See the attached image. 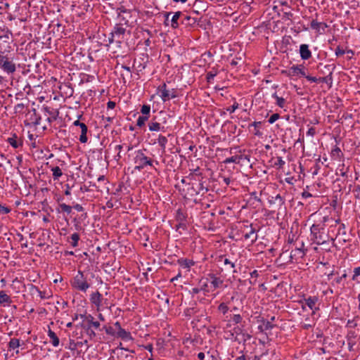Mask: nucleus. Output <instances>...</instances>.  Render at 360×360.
<instances>
[{
    "label": "nucleus",
    "mask_w": 360,
    "mask_h": 360,
    "mask_svg": "<svg viewBox=\"0 0 360 360\" xmlns=\"http://www.w3.org/2000/svg\"><path fill=\"white\" fill-rule=\"evenodd\" d=\"M134 162L135 169L141 171L147 166L153 167L154 160L146 155V149H141L135 151Z\"/></svg>",
    "instance_id": "f257e3e1"
},
{
    "label": "nucleus",
    "mask_w": 360,
    "mask_h": 360,
    "mask_svg": "<svg viewBox=\"0 0 360 360\" xmlns=\"http://www.w3.org/2000/svg\"><path fill=\"white\" fill-rule=\"evenodd\" d=\"M125 33L126 28L124 27L122 25L116 24L110 33V37H108L109 44L115 42L118 44V46H120L124 39Z\"/></svg>",
    "instance_id": "f03ea898"
},
{
    "label": "nucleus",
    "mask_w": 360,
    "mask_h": 360,
    "mask_svg": "<svg viewBox=\"0 0 360 360\" xmlns=\"http://www.w3.org/2000/svg\"><path fill=\"white\" fill-rule=\"evenodd\" d=\"M157 94L159 95L163 102L168 101L178 96L177 90L176 89H168L165 83H163L157 88Z\"/></svg>",
    "instance_id": "7ed1b4c3"
},
{
    "label": "nucleus",
    "mask_w": 360,
    "mask_h": 360,
    "mask_svg": "<svg viewBox=\"0 0 360 360\" xmlns=\"http://www.w3.org/2000/svg\"><path fill=\"white\" fill-rule=\"evenodd\" d=\"M72 285L74 288L82 292H86L90 287V285L88 283L86 278L84 277L83 273L80 271L74 277Z\"/></svg>",
    "instance_id": "20e7f679"
},
{
    "label": "nucleus",
    "mask_w": 360,
    "mask_h": 360,
    "mask_svg": "<svg viewBox=\"0 0 360 360\" xmlns=\"http://www.w3.org/2000/svg\"><path fill=\"white\" fill-rule=\"evenodd\" d=\"M304 243L301 242L300 244H297V246L292 250L290 255V259L291 262H297L300 259H302L305 255V250L304 249Z\"/></svg>",
    "instance_id": "39448f33"
},
{
    "label": "nucleus",
    "mask_w": 360,
    "mask_h": 360,
    "mask_svg": "<svg viewBox=\"0 0 360 360\" xmlns=\"http://www.w3.org/2000/svg\"><path fill=\"white\" fill-rule=\"evenodd\" d=\"M360 339L358 334L354 330H349L347 333V343L350 351H355L359 349L357 341Z\"/></svg>",
    "instance_id": "423d86ee"
},
{
    "label": "nucleus",
    "mask_w": 360,
    "mask_h": 360,
    "mask_svg": "<svg viewBox=\"0 0 360 360\" xmlns=\"http://www.w3.org/2000/svg\"><path fill=\"white\" fill-rule=\"evenodd\" d=\"M319 301V299L316 296H310L306 299L304 300V302L302 303L304 304H302V309H305V305L307 306L311 311L312 314H315V312L319 310V307H316V304Z\"/></svg>",
    "instance_id": "0eeeda50"
},
{
    "label": "nucleus",
    "mask_w": 360,
    "mask_h": 360,
    "mask_svg": "<svg viewBox=\"0 0 360 360\" xmlns=\"http://www.w3.org/2000/svg\"><path fill=\"white\" fill-rule=\"evenodd\" d=\"M247 231L244 234L245 240H250L251 243H253L257 240V230L253 227L252 224L245 226Z\"/></svg>",
    "instance_id": "6e6552de"
},
{
    "label": "nucleus",
    "mask_w": 360,
    "mask_h": 360,
    "mask_svg": "<svg viewBox=\"0 0 360 360\" xmlns=\"http://www.w3.org/2000/svg\"><path fill=\"white\" fill-rule=\"evenodd\" d=\"M41 116L37 114V111L35 109L32 110V113L30 114V117L29 120H25L24 122L25 126L33 125L37 127L40 124L41 122Z\"/></svg>",
    "instance_id": "1a4fd4ad"
},
{
    "label": "nucleus",
    "mask_w": 360,
    "mask_h": 360,
    "mask_svg": "<svg viewBox=\"0 0 360 360\" xmlns=\"http://www.w3.org/2000/svg\"><path fill=\"white\" fill-rule=\"evenodd\" d=\"M288 76L293 77L301 75L304 77L306 72L304 71V67L303 65H292L288 70Z\"/></svg>",
    "instance_id": "9d476101"
},
{
    "label": "nucleus",
    "mask_w": 360,
    "mask_h": 360,
    "mask_svg": "<svg viewBox=\"0 0 360 360\" xmlns=\"http://www.w3.org/2000/svg\"><path fill=\"white\" fill-rule=\"evenodd\" d=\"M0 68L8 74H13L16 70L15 63L13 62V59H8L7 61L2 63Z\"/></svg>",
    "instance_id": "9b49d317"
},
{
    "label": "nucleus",
    "mask_w": 360,
    "mask_h": 360,
    "mask_svg": "<svg viewBox=\"0 0 360 360\" xmlns=\"http://www.w3.org/2000/svg\"><path fill=\"white\" fill-rule=\"evenodd\" d=\"M90 300L91 302L95 305L98 310L102 305L103 296L98 291H96L91 295Z\"/></svg>",
    "instance_id": "f8f14e48"
},
{
    "label": "nucleus",
    "mask_w": 360,
    "mask_h": 360,
    "mask_svg": "<svg viewBox=\"0 0 360 360\" xmlns=\"http://www.w3.org/2000/svg\"><path fill=\"white\" fill-rule=\"evenodd\" d=\"M208 277L210 280V285L213 288V290H216L217 288H220L224 283L222 279L217 277L214 274H208Z\"/></svg>",
    "instance_id": "ddd939ff"
},
{
    "label": "nucleus",
    "mask_w": 360,
    "mask_h": 360,
    "mask_svg": "<svg viewBox=\"0 0 360 360\" xmlns=\"http://www.w3.org/2000/svg\"><path fill=\"white\" fill-rule=\"evenodd\" d=\"M328 25L325 22H319L316 20H313L311 22V28L316 30L317 32L323 33Z\"/></svg>",
    "instance_id": "4468645a"
},
{
    "label": "nucleus",
    "mask_w": 360,
    "mask_h": 360,
    "mask_svg": "<svg viewBox=\"0 0 360 360\" xmlns=\"http://www.w3.org/2000/svg\"><path fill=\"white\" fill-rule=\"evenodd\" d=\"M300 54L302 60H308L311 57V52L307 44H301L300 46Z\"/></svg>",
    "instance_id": "2eb2a0df"
},
{
    "label": "nucleus",
    "mask_w": 360,
    "mask_h": 360,
    "mask_svg": "<svg viewBox=\"0 0 360 360\" xmlns=\"http://www.w3.org/2000/svg\"><path fill=\"white\" fill-rule=\"evenodd\" d=\"M182 16H184V19H186V20H190V18H191L188 15H184L181 11H177V12H176L173 15V16H172V18L171 19V26H172V27L176 29V28H177L179 27L178 20Z\"/></svg>",
    "instance_id": "dca6fc26"
},
{
    "label": "nucleus",
    "mask_w": 360,
    "mask_h": 360,
    "mask_svg": "<svg viewBox=\"0 0 360 360\" xmlns=\"http://www.w3.org/2000/svg\"><path fill=\"white\" fill-rule=\"evenodd\" d=\"M330 156L333 160L342 162L343 159V153L340 148L335 146L330 153Z\"/></svg>",
    "instance_id": "f3484780"
},
{
    "label": "nucleus",
    "mask_w": 360,
    "mask_h": 360,
    "mask_svg": "<svg viewBox=\"0 0 360 360\" xmlns=\"http://www.w3.org/2000/svg\"><path fill=\"white\" fill-rule=\"evenodd\" d=\"M178 264H179L182 268L190 269L191 266L195 264V262L192 259H188L186 258H180L177 260Z\"/></svg>",
    "instance_id": "a211bd4d"
},
{
    "label": "nucleus",
    "mask_w": 360,
    "mask_h": 360,
    "mask_svg": "<svg viewBox=\"0 0 360 360\" xmlns=\"http://www.w3.org/2000/svg\"><path fill=\"white\" fill-rule=\"evenodd\" d=\"M51 171L54 181H58L62 176L63 172L58 166H51Z\"/></svg>",
    "instance_id": "6ab92c4d"
},
{
    "label": "nucleus",
    "mask_w": 360,
    "mask_h": 360,
    "mask_svg": "<svg viewBox=\"0 0 360 360\" xmlns=\"http://www.w3.org/2000/svg\"><path fill=\"white\" fill-rule=\"evenodd\" d=\"M148 128L150 131H165V129L159 122L152 121L148 124Z\"/></svg>",
    "instance_id": "aec40b11"
},
{
    "label": "nucleus",
    "mask_w": 360,
    "mask_h": 360,
    "mask_svg": "<svg viewBox=\"0 0 360 360\" xmlns=\"http://www.w3.org/2000/svg\"><path fill=\"white\" fill-rule=\"evenodd\" d=\"M7 142L14 148H18L22 146V142L18 140V136L15 134H13L11 137L8 138Z\"/></svg>",
    "instance_id": "412c9836"
},
{
    "label": "nucleus",
    "mask_w": 360,
    "mask_h": 360,
    "mask_svg": "<svg viewBox=\"0 0 360 360\" xmlns=\"http://www.w3.org/2000/svg\"><path fill=\"white\" fill-rule=\"evenodd\" d=\"M86 321L88 322V329H90L91 327H94L95 329H100V323L98 321H95L94 317L91 315H89L86 316Z\"/></svg>",
    "instance_id": "4be33fe9"
},
{
    "label": "nucleus",
    "mask_w": 360,
    "mask_h": 360,
    "mask_svg": "<svg viewBox=\"0 0 360 360\" xmlns=\"http://www.w3.org/2000/svg\"><path fill=\"white\" fill-rule=\"evenodd\" d=\"M187 214L182 209H178L176 212L175 219L178 222L186 221Z\"/></svg>",
    "instance_id": "5701e85b"
},
{
    "label": "nucleus",
    "mask_w": 360,
    "mask_h": 360,
    "mask_svg": "<svg viewBox=\"0 0 360 360\" xmlns=\"http://www.w3.org/2000/svg\"><path fill=\"white\" fill-rule=\"evenodd\" d=\"M81 129V135L79 136V141L82 143H85L87 142L88 138L86 136V133L88 131L87 127L85 124H82L80 127Z\"/></svg>",
    "instance_id": "b1692460"
},
{
    "label": "nucleus",
    "mask_w": 360,
    "mask_h": 360,
    "mask_svg": "<svg viewBox=\"0 0 360 360\" xmlns=\"http://www.w3.org/2000/svg\"><path fill=\"white\" fill-rule=\"evenodd\" d=\"M12 302L11 297L3 290L0 291V304L4 306L9 304Z\"/></svg>",
    "instance_id": "393cba45"
},
{
    "label": "nucleus",
    "mask_w": 360,
    "mask_h": 360,
    "mask_svg": "<svg viewBox=\"0 0 360 360\" xmlns=\"http://www.w3.org/2000/svg\"><path fill=\"white\" fill-rule=\"evenodd\" d=\"M48 336L49 337L53 346L58 347L59 345V338L53 331L49 330Z\"/></svg>",
    "instance_id": "a878e982"
},
{
    "label": "nucleus",
    "mask_w": 360,
    "mask_h": 360,
    "mask_svg": "<svg viewBox=\"0 0 360 360\" xmlns=\"http://www.w3.org/2000/svg\"><path fill=\"white\" fill-rule=\"evenodd\" d=\"M272 98H274L276 100V104L278 107H280L281 108H283L285 107L286 101H285V98H283V97L278 96L276 93H274L272 94Z\"/></svg>",
    "instance_id": "bb28decb"
},
{
    "label": "nucleus",
    "mask_w": 360,
    "mask_h": 360,
    "mask_svg": "<svg viewBox=\"0 0 360 360\" xmlns=\"http://www.w3.org/2000/svg\"><path fill=\"white\" fill-rule=\"evenodd\" d=\"M319 82L326 83L328 86V88H331L332 85H333L332 73L330 72L328 75H327L326 77H319Z\"/></svg>",
    "instance_id": "cd10ccee"
},
{
    "label": "nucleus",
    "mask_w": 360,
    "mask_h": 360,
    "mask_svg": "<svg viewBox=\"0 0 360 360\" xmlns=\"http://www.w3.org/2000/svg\"><path fill=\"white\" fill-rule=\"evenodd\" d=\"M117 336L125 340L131 339V333L123 328L117 331Z\"/></svg>",
    "instance_id": "c85d7f7f"
},
{
    "label": "nucleus",
    "mask_w": 360,
    "mask_h": 360,
    "mask_svg": "<svg viewBox=\"0 0 360 360\" xmlns=\"http://www.w3.org/2000/svg\"><path fill=\"white\" fill-rule=\"evenodd\" d=\"M219 262H223L224 265L229 266L230 269H233V272L235 273L236 270L235 269V263L231 262L228 258L224 257V256H220L219 258Z\"/></svg>",
    "instance_id": "c756f323"
},
{
    "label": "nucleus",
    "mask_w": 360,
    "mask_h": 360,
    "mask_svg": "<svg viewBox=\"0 0 360 360\" xmlns=\"http://www.w3.org/2000/svg\"><path fill=\"white\" fill-rule=\"evenodd\" d=\"M348 171V167H346L344 164H340L336 169V174L342 176H346Z\"/></svg>",
    "instance_id": "7c9ffc66"
},
{
    "label": "nucleus",
    "mask_w": 360,
    "mask_h": 360,
    "mask_svg": "<svg viewBox=\"0 0 360 360\" xmlns=\"http://www.w3.org/2000/svg\"><path fill=\"white\" fill-rule=\"evenodd\" d=\"M167 139L166 136H162L161 134H160L158 136V144L160 145V146L161 147V148L165 150V148H166V145L167 143Z\"/></svg>",
    "instance_id": "2f4dec72"
},
{
    "label": "nucleus",
    "mask_w": 360,
    "mask_h": 360,
    "mask_svg": "<svg viewBox=\"0 0 360 360\" xmlns=\"http://www.w3.org/2000/svg\"><path fill=\"white\" fill-rule=\"evenodd\" d=\"M20 347V340L17 338H12L8 342V348L10 350L15 349Z\"/></svg>",
    "instance_id": "473e14b6"
},
{
    "label": "nucleus",
    "mask_w": 360,
    "mask_h": 360,
    "mask_svg": "<svg viewBox=\"0 0 360 360\" xmlns=\"http://www.w3.org/2000/svg\"><path fill=\"white\" fill-rule=\"evenodd\" d=\"M274 327V325L269 321H264L262 326H259V328L261 330H271Z\"/></svg>",
    "instance_id": "72a5a7b5"
},
{
    "label": "nucleus",
    "mask_w": 360,
    "mask_h": 360,
    "mask_svg": "<svg viewBox=\"0 0 360 360\" xmlns=\"http://www.w3.org/2000/svg\"><path fill=\"white\" fill-rule=\"evenodd\" d=\"M240 159H241L240 156H238V155L231 156L230 158H226L224 160V162L225 164H229V163H232V162L238 164Z\"/></svg>",
    "instance_id": "f704fd0d"
},
{
    "label": "nucleus",
    "mask_w": 360,
    "mask_h": 360,
    "mask_svg": "<svg viewBox=\"0 0 360 360\" xmlns=\"http://www.w3.org/2000/svg\"><path fill=\"white\" fill-rule=\"evenodd\" d=\"M311 234L314 235V239L317 240V243H321V239L318 240V236H317V233L319 231V227L318 225H315V224H313L311 226Z\"/></svg>",
    "instance_id": "c9c22d12"
},
{
    "label": "nucleus",
    "mask_w": 360,
    "mask_h": 360,
    "mask_svg": "<svg viewBox=\"0 0 360 360\" xmlns=\"http://www.w3.org/2000/svg\"><path fill=\"white\" fill-rule=\"evenodd\" d=\"M305 321H306V323H302V328H304V329H309L310 328H312L314 326V322L311 320H310V319L309 317H307L305 319Z\"/></svg>",
    "instance_id": "e433bc0d"
},
{
    "label": "nucleus",
    "mask_w": 360,
    "mask_h": 360,
    "mask_svg": "<svg viewBox=\"0 0 360 360\" xmlns=\"http://www.w3.org/2000/svg\"><path fill=\"white\" fill-rule=\"evenodd\" d=\"M217 75V71L212 70L207 72L206 79L208 83H212L214 80V77Z\"/></svg>",
    "instance_id": "4c0bfd02"
},
{
    "label": "nucleus",
    "mask_w": 360,
    "mask_h": 360,
    "mask_svg": "<svg viewBox=\"0 0 360 360\" xmlns=\"http://www.w3.org/2000/svg\"><path fill=\"white\" fill-rule=\"evenodd\" d=\"M148 120V116H145V115L139 116L137 120V122H136V125L139 127H142L143 126L145 125V123Z\"/></svg>",
    "instance_id": "58836bf2"
},
{
    "label": "nucleus",
    "mask_w": 360,
    "mask_h": 360,
    "mask_svg": "<svg viewBox=\"0 0 360 360\" xmlns=\"http://www.w3.org/2000/svg\"><path fill=\"white\" fill-rule=\"evenodd\" d=\"M70 238L72 240L71 245L72 247L75 248L78 245V241L79 240V236L78 233H75L71 235Z\"/></svg>",
    "instance_id": "ea45409f"
},
{
    "label": "nucleus",
    "mask_w": 360,
    "mask_h": 360,
    "mask_svg": "<svg viewBox=\"0 0 360 360\" xmlns=\"http://www.w3.org/2000/svg\"><path fill=\"white\" fill-rule=\"evenodd\" d=\"M60 207L62 212H64L67 214H70L72 212V207L70 205H66L65 203L60 204Z\"/></svg>",
    "instance_id": "a19ab883"
},
{
    "label": "nucleus",
    "mask_w": 360,
    "mask_h": 360,
    "mask_svg": "<svg viewBox=\"0 0 360 360\" xmlns=\"http://www.w3.org/2000/svg\"><path fill=\"white\" fill-rule=\"evenodd\" d=\"M218 310L225 315L229 311V307L226 304L222 302L219 305Z\"/></svg>",
    "instance_id": "79ce46f5"
},
{
    "label": "nucleus",
    "mask_w": 360,
    "mask_h": 360,
    "mask_svg": "<svg viewBox=\"0 0 360 360\" xmlns=\"http://www.w3.org/2000/svg\"><path fill=\"white\" fill-rule=\"evenodd\" d=\"M150 111V107L148 105H143L141 107V112L143 114V115L148 116Z\"/></svg>",
    "instance_id": "37998d69"
},
{
    "label": "nucleus",
    "mask_w": 360,
    "mask_h": 360,
    "mask_svg": "<svg viewBox=\"0 0 360 360\" xmlns=\"http://www.w3.org/2000/svg\"><path fill=\"white\" fill-rule=\"evenodd\" d=\"M196 312V310L193 307L187 308L184 311V314L186 316L191 317Z\"/></svg>",
    "instance_id": "c03bdc74"
},
{
    "label": "nucleus",
    "mask_w": 360,
    "mask_h": 360,
    "mask_svg": "<svg viewBox=\"0 0 360 360\" xmlns=\"http://www.w3.org/2000/svg\"><path fill=\"white\" fill-rule=\"evenodd\" d=\"M242 316L240 314H234L230 319L231 321H233L234 323L237 324L241 322Z\"/></svg>",
    "instance_id": "a18cd8bd"
},
{
    "label": "nucleus",
    "mask_w": 360,
    "mask_h": 360,
    "mask_svg": "<svg viewBox=\"0 0 360 360\" xmlns=\"http://www.w3.org/2000/svg\"><path fill=\"white\" fill-rule=\"evenodd\" d=\"M238 107H239L238 103L235 101L233 102V104L231 107L226 108V110L228 112H229L230 113H233L235 112L236 110H237L238 108Z\"/></svg>",
    "instance_id": "49530a36"
},
{
    "label": "nucleus",
    "mask_w": 360,
    "mask_h": 360,
    "mask_svg": "<svg viewBox=\"0 0 360 360\" xmlns=\"http://www.w3.org/2000/svg\"><path fill=\"white\" fill-rule=\"evenodd\" d=\"M285 164V162L283 160L281 157H278L277 160L275 162V165L278 168H282Z\"/></svg>",
    "instance_id": "de8ad7c7"
},
{
    "label": "nucleus",
    "mask_w": 360,
    "mask_h": 360,
    "mask_svg": "<svg viewBox=\"0 0 360 360\" xmlns=\"http://www.w3.org/2000/svg\"><path fill=\"white\" fill-rule=\"evenodd\" d=\"M280 118V115L278 113H274L273 114L269 119L268 122L269 124L274 123L276 120H278Z\"/></svg>",
    "instance_id": "09e8293b"
},
{
    "label": "nucleus",
    "mask_w": 360,
    "mask_h": 360,
    "mask_svg": "<svg viewBox=\"0 0 360 360\" xmlns=\"http://www.w3.org/2000/svg\"><path fill=\"white\" fill-rule=\"evenodd\" d=\"M274 202H278L279 205L281 206L285 203L284 199L281 197L280 194H278L274 198Z\"/></svg>",
    "instance_id": "8fccbe9b"
},
{
    "label": "nucleus",
    "mask_w": 360,
    "mask_h": 360,
    "mask_svg": "<svg viewBox=\"0 0 360 360\" xmlns=\"http://www.w3.org/2000/svg\"><path fill=\"white\" fill-rule=\"evenodd\" d=\"M200 288L202 291H204L205 292H209V290L207 289L208 287V284H207V281L202 282V281H200Z\"/></svg>",
    "instance_id": "3c124183"
},
{
    "label": "nucleus",
    "mask_w": 360,
    "mask_h": 360,
    "mask_svg": "<svg viewBox=\"0 0 360 360\" xmlns=\"http://www.w3.org/2000/svg\"><path fill=\"white\" fill-rule=\"evenodd\" d=\"M233 334H232V335H233L234 334H236V338H235L236 339H237V336H238V335H241V334H242V328H241L240 327H239V326L234 327V328H233Z\"/></svg>",
    "instance_id": "603ef678"
},
{
    "label": "nucleus",
    "mask_w": 360,
    "mask_h": 360,
    "mask_svg": "<svg viewBox=\"0 0 360 360\" xmlns=\"http://www.w3.org/2000/svg\"><path fill=\"white\" fill-rule=\"evenodd\" d=\"M8 59L10 58L7 56L4 55V53L0 51V65Z\"/></svg>",
    "instance_id": "864d4df0"
},
{
    "label": "nucleus",
    "mask_w": 360,
    "mask_h": 360,
    "mask_svg": "<svg viewBox=\"0 0 360 360\" xmlns=\"http://www.w3.org/2000/svg\"><path fill=\"white\" fill-rule=\"evenodd\" d=\"M11 212V209L8 207L0 205V212L2 214H8Z\"/></svg>",
    "instance_id": "5fc2aeb1"
},
{
    "label": "nucleus",
    "mask_w": 360,
    "mask_h": 360,
    "mask_svg": "<svg viewBox=\"0 0 360 360\" xmlns=\"http://www.w3.org/2000/svg\"><path fill=\"white\" fill-rule=\"evenodd\" d=\"M176 230L179 229H182L184 230L186 229V221L183 222H178V224L176 225Z\"/></svg>",
    "instance_id": "6e6d98bb"
},
{
    "label": "nucleus",
    "mask_w": 360,
    "mask_h": 360,
    "mask_svg": "<svg viewBox=\"0 0 360 360\" xmlns=\"http://www.w3.org/2000/svg\"><path fill=\"white\" fill-rule=\"evenodd\" d=\"M304 77L311 82H319V78L305 75Z\"/></svg>",
    "instance_id": "4d7b16f0"
},
{
    "label": "nucleus",
    "mask_w": 360,
    "mask_h": 360,
    "mask_svg": "<svg viewBox=\"0 0 360 360\" xmlns=\"http://www.w3.org/2000/svg\"><path fill=\"white\" fill-rule=\"evenodd\" d=\"M354 272L352 279L355 280L360 275V266L356 267Z\"/></svg>",
    "instance_id": "13d9d810"
},
{
    "label": "nucleus",
    "mask_w": 360,
    "mask_h": 360,
    "mask_svg": "<svg viewBox=\"0 0 360 360\" xmlns=\"http://www.w3.org/2000/svg\"><path fill=\"white\" fill-rule=\"evenodd\" d=\"M335 54L337 56H343L345 54V51L342 49H341L340 46H338L335 49Z\"/></svg>",
    "instance_id": "bf43d9fd"
},
{
    "label": "nucleus",
    "mask_w": 360,
    "mask_h": 360,
    "mask_svg": "<svg viewBox=\"0 0 360 360\" xmlns=\"http://www.w3.org/2000/svg\"><path fill=\"white\" fill-rule=\"evenodd\" d=\"M316 134V129L314 127H310L307 131V135L310 136H314Z\"/></svg>",
    "instance_id": "052dcab7"
},
{
    "label": "nucleus",
    "mask_w": 360,
    "mask_h": 360,
    "mask_svg": "<svg viewBox=\"0 0 360 360\" xmlns=\"http://www.w3.org/2000/svg\"><path fill=\"white\" fill-rule=\"evenodd\" d=\"M283 18H285V19H288V20H290L292 17V13L290 12V11H283Z\"/></svg>",
    "instance_id": "680f3d73"
},
{
    "label": "nucleus",
    "mask_w": 360,
    "mask_h": 360,
    "mask_svg": "<svg viewBox=\"0 0 360 360\" xmlns=\"http://www.w3.org/2000/svg\"><path fill=\"white\" fill-rule=\"evenodd\" d=\"M6 79L4 77L0 76V88L5 87L6 86Z\"/></svg>",
    "instance_id": "e2e57ef3"
},
{
    "label": "nucleus",
    "mask_w": 360,
    "mask_h": 360,
    "mask_svg": "<svg viewBox=\"0 0 360 360\" xmlns=\"http://www.w3.org/2000/svg\"><path fill=\"white\" fill-rule=\"evenodd\" d=\"M220 178L222 179L224 183L226 185V186H229L231 183V179L229 177H226V176H221Z\"/></svg>",
    "instance_id": "0e129e2a"
},
{
    "label": "nucleus",
    "mask_w": 360,
    "mask_h": 360,
    "mask_svg": "<svg viewBox=\"0 0 360 360\" xmlns=\"http://www.w3.org/2000/svg\"><path fill=\"white\" fill-rule=\"evenodd\" d=\"M115 103L114 101H109L107 103V108L108 109H113L115 107Z\"/></svg>",
    "instance_id": "69168bd1"
},
{
    "label": "nucleus",
    "mask_w": 360,
    "mask_h": 360,
    "mask_svg": "<svg viewBox=\"0 0 360 360\" xmlns=\"http://www.w3.org/2000/svg\"><path fill=\"white\" fill-rule=\"evenodd\" d=\"M72 207L75 210H76L77 212H82V211H84L83 207L81 205H79V204H75Z\"/></svg>",
    "instance_id": "338daca9"
},
{
    "label": "nucleus",
    "mask_w": 360,
    "mask_h": 360,
    "mask_svg": "<svg viewBox=\"0 0 360 360\" xmlns=\"http://www.w3.org/2000/svg\"><path fill=\"white\" fill-rule=\"evenodd\" d=\"M302 196L303 198H308L312 197V195L309 192L304 191L302 193Z\"/></svg>",
    "instance_id": "774afa93"
}]
</instances>
